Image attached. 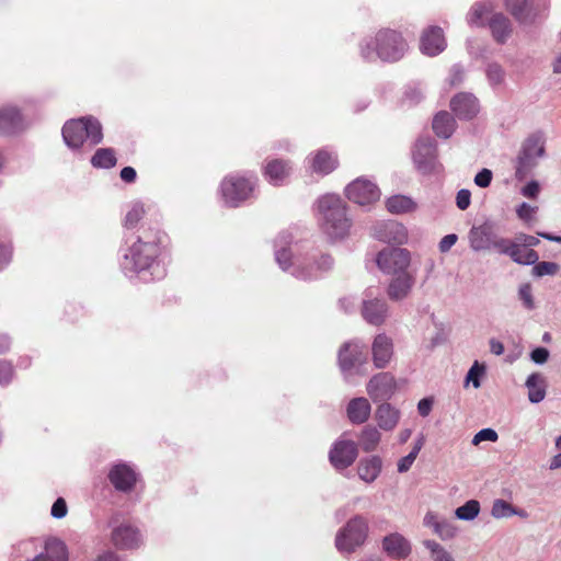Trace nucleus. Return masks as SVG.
Masks as SVG:
<instances>
[{"label": "nucleus", "instance_id": "7c9ffc66", "mask_svg": "<svg viewBox=\"0 0 561 561\" xmlns=\"http://www.w3.org/2000/svg\"><path fill=\"white\" fill-rule=\"evenodd\" d=\"M494 8V0H485L474 3L467 15L468 23L471 26H483L488 15L492 13Z\"/></svg>", "mask_w": 561, "mask_h": 561}, {"label": "nucleus", "instance_id": "f8f14e48", "mask_svg": "<svg viewBox=\"0 0 561 561\" xmlns=\"http://www.w3.org/2000/svg\"><path fill=\"white\" fill-rule=\"evenodd\" d=\"M413 162L416 169L423 173L431 172L436 161V145L431 137H421L414 145Z\"/></svg>", "mask_w": 561, "mask_h": 561}, {"label": "nucleus", "instance_id": "6ab92c4d", "mask_svg": "<svg viewBox=\"0 0 561 561\" xmlns=\"http://www.w3.org/2000/svg\"><path fill=\"white\" fill-rule=\"evenodd\" d=\"M451 111L460 119H471L479 113L478 99L467 92L458 93L450 101Z\"/></svg>", "mask_w": 561, "mask_h": 561}, {"label": "nucleus", "instance_id": "a878e982", "mask_svg": "<svg viewBox=\"0 0 561 561\" xmlns=\"http://www.w3.org/2000/svg\"><path fill=\"white\" fill-rule=\"evenodd\" d=\"M382 459L379 456L365 457L357 465V474L366 483H373L380 474Z\"/></svg>", "mask_w": 561, "mask_h": 561}, {"label": "nucleus", "instance_id": "79ce46f5", "mask_svg": "<svg viewBox=\"0 0 561 561\" xmlns=\"http://www.w3.org/2000/svg\"><path fill=\"white\" fill-rule=\"evenodd\" d=\"M485 76L490 85L496 88L504 84L506 73L501 65L491 62L486 66Z\"/></svg>", "mask_w": 561, "mask_h": 561}, {"label": "nucleus", "instance_id": "4468645a", "mask_svg": "<svg viewBox=\"0 0 561 561\" xmlns=\"http://www.w3.org/2000/svg\"><path fill=\"white\" fill-rule=\"evenodd\" d=\"M396 379L390 373H379L366 386L368 396L375 401L389 399L396 391Z\"/></svg>", "mask_w": 561, "mask_h": 561}, {"label": "nucleus", "instance_id": "a211bd4d", "mask_svg": "<svg viewBox=\"0 0 561 561\" xmlns=\"http://www.w3.org/2000/svg\"><path fill=\"white\" fill-rule=\"evenodd\" d=\"M371 355L376 368L387 367L393 356L392 339L385 333L377 334L371 344Z\"/></svg>", "mask_w": 561, "mask_h": 561}, {"label": "nucleus", "instance_id": "dca6fc26", "mask_svg": "<svg viewBox=\"0 0 561 561\" xmlns=\"http://www.w3.org/2000/svg\"><path fill=\"white\" fill-rule=\"evenodd\" d=\"M493 225L489 221L473 226L468 232L469 247L473 252H485L492 250L494 236Z\"/></svg>", "mask_w": 561, "mask_h": 561}, {"label": "nucleus", "instance_id": "338daca9", "mask_svg": "<svg viewBox=\"0 0 561 561\" xmlns=\"http://www.w3.org/2000/svg\"><path fill=\"white\" fill-rule=\"evenodd\" d=\"M548 357L549 351L545 347H537L530 354L531 360L536 364H545L548 360Z\"/></svg>", "mask_w": 561, "mask_h": 561}, {"label": "nucleus", "instance_id": "13d9d810", "mask_svg": "<svg viewBox=\"0 0 561 561\" xmlns=\"http://www.w3.org/2000/svg\"><path fill=\"white\" fill-rule=\"evenodd\" d=\"M471 203V193L467 188H461L456 195V205L460 210H466Z\"/></svg>", "mask_w": 561, "mask_h": 561}, {"label": "nucleus", "instance_id": "6e6d98bb", "mask_svg": "<svg viewBox=\"0 0 561 561\" xmlns=\"http://www.w3.org/2000/svg\"><path fill=\"white\" fill-rule=\"evenodd\" d=\"M493 179V173L490 169H482L474 176V184L479 187L485 188L489 187Z\"/></svg>", "mask_w": 561, "mask_h": 561}, {"label": "nucleus", "instance_id": "ddd939ff", "mask_svg": "<svg viewBox=\"0 0 561 561\" xmlns=\"http://www.w3.org/2000/svg\"><path fill=\"white\" fill-rule=\"evenodd\" d=\"M357 455V445L353 440L340 439L332 446L329 459L335 469L343 470L355 461Z\"/></svg>", "mask_w": 561, "mask_h": 561}, {"label": "nucleus", "instance_id": "20e7f679", "mask_svg": "<svg viewBox=\"0 0 561 561\" xmlns=\"http://www.w3.org/2000/svg\"><path fill=\"white\" fill-rule=\"evenodd\" d=\"M160 253L159 244L157 241H142L138 237L124 253L121 265L123 271L134 274L150 271L151 275H154V271L158 270L156 260Z\"/></svg>", "mask_w": 561, "mask_h": 561}, {"label": "nucleus", "instance_id": "0e129e2a", "mask_svg": "<svg viewBox=\"0 0 561 561\" xmlns=\"http://www.w3.org/2000/svg\"><path fill=\"white\" fill-rule=\"evenodd\" d=\"M465 78V70L461 66L455 65L450 70L449 82L451 85L460 84Z\"/></svg>", "mask_w": 561, "mask_h": 561}, {"label": "nucleus", "instance_id": "6e6552de", "mask_svg": "<svg viewBox=\"0 0 561 561\" xmlns=\"http://www.w3.org/2000/svg\"><path fill=\"white\" fill-rule=\"evenodd\" d=\"M255 182L252 179L229 175L221 182L220 192L224 203L229 207H237L247 201L254 191Z\"/></svg>", "mask_w": 561, "mask_h": 561}, {"label": "nucleus", "instance_id": "aec40b11", "mask_svg": "<svg viewBox=\"0 0 561 561\" xmlns=\"http://www.w3.org/2000/svg\"><path fill=\"white\" fill-rule=\"evenodd\" d=\"M421 51L427 56H436L446 48L443 30L438 26L426 28L421 36Z\"/></svg>", "mask_w": 561, "mask_h": 561}, {"label": "nucleus", "instance_id": "5701e85b", "mask_svg": "<svg viewBox=\"0 0 561 561\" xmlns=\"http://www.w3.org/2000/svg\"><path fill=\"white\" fill-rule=\"evenodd\" d=\"M291 173L289 161L274 159L266 163L263 174L265 179L274 186L283 185Z\"/></svg>", "mask_w": 561, "mask_h": 561}, {"label": "nucleus", "instance_id": "58836bf2", "mask_svg": "<svg viewBox=\"0 0 561 561\" xmlns=\"http://www.w3.org/2000/svg\"><path fill=\"white\" fill-rule=\"evenodd\" d=\"M94 168L108 169L116 164L115 152L112 148H101L95 151L91 158Z\"/></svg>", "mask_w": 561, "mask_h": 561}, {"label": "nucleus", "instance_id": "5fc2aeb1", "mask_svg": "<svg viewBox=\"0 0 561 561\" xmlns=\"http://www.w3.org/2000/svg\"><path fill=\"white\" fill-rule=\"evenodd\" d=\"M13 378V367L7 362L0 359V386H7Z\"/></svg>", "mask_w": 561, "mask_h": 561}, {"label": "nucleus", "instance_id": "4be33fe9", "mask_svg": "<svg viewBox=\"0 0 561 561\" xmlns=\"http://www.w3.org/2000/svg\"><path fill=\"white\" fill-rule=\"evenodd\" d=\"M136 472L126 463H117L108 472V480L114 488L122 492H129L136 483Z\"/></svg>", "mask_w": 561, "mask_h": 561}, {"label": "nucleus", "instance_id": "e433bc0d", "mask_svg": "<svg viewBox=\"0 0 561 561\" xmlns=\"http://www.w3.org/2000/svg\"><path fill=\"white\" fill-rule=\"evenodd\" d=\"M510 257L514 262H516L518 264H524V265L535 264L539 260V255L535 250L528 249L518 243L513 244V248L510 253Z\"/></svg>", "mask_w": 561, "mask_h": 561}, {"label": "nucleus", "instance_id": "69168bd1", "mask_svg": "<svg viewBox=\"0 0 561 561\" xmlns=\"http://www.w3.org/2000/svg\"><path fill=\"white\" fill-rule=\"evenodd\" d=\"M536 207L527 204V203H523L518 206L517 208V215L520 219L523 220H529L533 218L534 214L536 213Z\"/></svg>", "mask_w": 561, "mask_h": 561}, {"label": "nucleus", "instance_id": "e2e57ef3", "mask_svg": "<svg viewBox=\"0 0 561 561\" xmlns=\"http://www.w3.org/2000/svg\"><path fill=\"white\" fill-rule=\"evenodd\" d=\"M540 192V185L537 181H530L522 188V194L527 198H537Z\"/></svg>", "mask_w": 561, "mask_h": 561}, {"label": "nucleus", "instance_id": "37998d69", "mask_svg": "<svg viewBox=\"0 0 561 561\" xmlns=\"http://www.w3.org/2000/svg\"><path fill=\"white\" fill-rule=\"evenodd\" d=\"M506 8L520 22L529 16L528 0H506Z\"/></svg>", "mask_w": 561, "mask_h": 561}, {"label": "nucleus", "instance_id": "0eeeda50", "mask_svg": "<svg viewBox=\"0 0 561 561\" xmlns=\"http://www.w3.org/2000/svg\"><path fill=\"white\" fill-rule=\"evenodd\" d=\"M369 526L362 515L352 517L335 536V547L342 553H352L363 546L368 537Z\"/></svg>", "mask_w": 561, "mask_h": 561}, {"label": "nucleus", "instance_id": "c9c22d12", "mask_svg": "<svg viewBox=\"0 0 561 561\" xmlns=\"http://www.w3.org/2000/svg\"><path fill=\"white\" fill-rule=\"evenodd\" d=\"M387 209L392 214H405L415 210V202L404 195H394L387 199Z\"/></svg>", "mask_w": 561, "mask_h": 561}, {"label": "nucleus", "instance_id": "412c9836", "mask_svg": "<svg viewBox=\"0 0 561 561\" xmlns=\"http://www.w3.org/2000/svg\"><path fill=\"white\" fill-rule=\"evenodd\" d=\"M382 550L393 559H405L412 551L411 542L399 533H391L382 539Z\"/></svg>", "mask_w": 561, "mask_h": 561}, {"label": "nucleus", "instance_id": "603ef678", "mask_svg": "<svg viewBox=\"0 0 561 561\" xmlns=\"http://www.w3.org/2000/svg\"><path fill=\"white\" fill-rule=\"evenodd\" d=\"M491 243L493 250H496L499 253L506 254L508 256L514 244V242L511 240L497 237L495 233Z\"/></svg>", "mask_w": 561, "mask_h": 561}, {"label": "nucleus", "instance_id": "052dcab7", "mask_svg": "<svg viewBox=\"0 0 561 561\" xmlns=\"http://www.w3.org/2000/svg\"><path fill=\"white\" fill-rule=\"evenodd\" d=\"M50 514L54 518H62L67 515V504L64 499L59 497L51 506Z\"/></svg>", "mask_w": 561, "mask_h": 561}, {"label": "nucleus", "instance_id": "9b49d317", "mask_svg": "<svg viewBox=\"0 0 561 561\" xmlns=\"http://www.w3.org/2000/svg\"><path fill=\"white\" fill-rule=\"evenodd\" d=\"M345 195L351 202L365 207L379 201L380 190L370 180L358 178L345 187Z\"/></svg>", "mask_w": 561, "mask_h": 561}, {"label": "nucleus", "instance_id": "4c0bfd02", "mask_svg": "<svg viewBox=\"0 0 561 561\" xmlns=\"http://www.w3.org/2000/svg\"><path fill=\"white\" fill-rule=\"evenodd\" d=\"M381 438V434L375 426L367 425L363 428L359 435V445L364 451H374Z\"/></svg>", "mask_w": 561, "mask_h": 561}, {"label": "nucleus", "instance_id": "a19ab883", "mask_svg": "<svg viewBox=\"0 0 561 561\" xmlns=\"http://www.w3.org/2000/svg\"><path fill=\"white\" fill-rule=\"evenodd\" d=\"M480 513V503L477 500H470L455 511L458 519L470 522Z\"/></svg>", "mask_w": 561, "mask_h": 561}, {"label": "nucleus", "instance_id": "473e14b6", "mask_svg": "<svg viewBox=\"0 0 561 561\" xmlns=\"http://www.w3.org/2000/svg\"><path fill=\"white\" fill-rule=\"evenodd\" d=\"M383 233H376V237L385 242H394L402 244L408 239L407 229L403 225L396 221H388L381 225Z\"/></svg>", "mask_w": 561, "mask_h": 561}, {"label": "nucleus", "instance_id": "f257e3e1", "mask_svg": "<svg viewBox=\"0 0 561 561\" xmlns=\"http://www.w3.org/2000/svg\"><path fill=\"white\" fill-rule=\"evenodd\" d=\"M316 216L323 233L331 240H342L350 234L352 219L347 207L336 194H325L316 203Z\"/></svg>", "mask_w": 561, "mask_h": 561}, {"label": "nucleus", "instance_id": "ea45409f", "mask_svg": "<svg viewBox=\"0 0 561 561\" xmlns=\"http://www.w3.org/2000/svg\"><path fill=\"white\" fill-rule=\"evenodd\" d=\"M423 445H424V437L421 436L415 440L412 450L407 456L402 457L398 461V472L404 473L410 470V468L412 467L413 462L415 461L420 450L422 449Z\"/></svg>", "mask_w": 561, "mask_h": 561}, {"label": "nucleus", "instance_id": "c85d7f7f", "mask_svg": "<svg viewBox=\"0 0 561 561\" xmlns=\"http://www.w3.org/2000/svg\"><path fill=\"white\" fill-rule=\"evenodd\" d=\"M46 561H68V549L62 540L56 537H48L41 543Z\"/></svg>", "mask_w": 561, "mask_h": 561}, {"label": "nucleus", "instance_id": "b1692460", "mask_svg": "<svg viewBox=\"0 0 561 561\" xmlns=\"http://www.w3.org/2000/svg\"><path fill=\"white\" fill-rule=\"evenodd\" d=\"M414 283L415 273L393 275L389 283L387 294L391 300H402L409 296Z\"/></svg>", "mask_w": 561, "mask_h": 561}, {"label": "nucleus", "instance_id": "7ed1b4c3", "mask_svg": "<svg viewBox=\"0 0 561 561\" xmlns=\"http://www.w3.org/2000/svg\"><path fill=\"white\" fill-rule=\"evenodd\" d=\"M275 259L283 271L304 280L318 277L333 265V260L328 254L293 256L291 251L286 248L276 249Z\"/></svg>", "mask_w": 561, "mask_h": 561}, {"label": "nucleus", "instance_id": "3c124183", "mask_svg": "<svg viewBox=\"0 0 561 561\" xmlns=\"http://www.w3.org/2000/svg\"><path fill=\"white\" fill-rule=\"evenodd\" d=\"M484 371V365H480L478 362H474V364L470 367L469 371L467 373L466 382H472V386L476 389L480 388V377L483 376Z\"/></svg>", "mask_w": 561, "mask_h": 561}, {"label": "nucleus", "instance_id": "2eb2a0df", "mask_svg": "<svg viewBox=\"0 0 561 561\" xmlns=\"http://www.w3.org/2000/svg\"><path fill=\"white\" fill-rule=\"evenodd\" d=\"M388 304L382 298H368L363 300L360 313L364 320L375 327L385 323L388 318Z\"/></svg>", "mask_w": 561, "mask_h": 561}, {"label": "nucleus", "instance_id": "393cba45", "mask_svg": "<svg viewBox=\"0 0 561 561\" xmlns=\"http://www.w3.org/2000/svg\"><path fill=\"white\" fill-rule=\"evenodd\" d=\"M308 161L311 171L321 175L331 173L337 167L335 154L325 149L318 150Z\"/></svg>", "mask_w": 561, "mask_h": 561}, {"label": "nucleus", "instance_id": "a18cd8bd", "mask_svg": "<svg viewBox=\"0 0 561 561\" xmlns=\"http://www.w3.org/2000/svg\"><path fill=\"white\" fill-rule=\"evenodd\" d=\"M423 545L431 552L433 561H454L451 554L438 542L425 540Z\"/></svg>", "mask_w": 561, "mask_h": 561}, {"label": "nucleus", "instance_id": "72a5a7b5", "mask_svg": "<svg viewBox=\"0 0 561 561\" xmlns=\"http://www.w3.org/2000/svg\"><path fill=\"white\" fill-rule=\"evenodd\" d=\"M22 117L15 106L8 105L0 110V129L13 133L21 126Z\"/></svg>", "mask_w": 561, "mask_h": 561}, {"label": "nucleus", "instance_id": "bf43d9fd", "mask_svg": "<svg viewBox=\"0 0 561 561\" xmlns=\"http://www.w3.org/2000/svg\"><path fill=\"white\" fill-rule=\"evenodd\" d=\"M423 98V91L419 87H408L404 92V100L410 104L419 103Z\"/></svg>", "mask_w": 561, "mask_h": 561}, {"label": "nucleus", "instance_id": "de8ad7c7", "mask_svg": "<svg viewBox=\"0 0 561 561\" xmlns=\"http://www.w3.org/2000/svg\"><path fill=\"white\" fill-rule=\"evenodd\" d=\"M434 533L442 539V540H449L453 539L457 534V527L455 524L447 519H440L438 525H435Z\"/></svg>", "mask_w": 561, "mask_h": 561}, {"label": "nucleus", "instance_id": "680f3d73", "mask_svg": "<svg viewBox=\"0 0 561 561\" xmlns=\"http://www.w3.org/2000/svg\"><path fill=\"white\" fill-rule=\"evenodd\" d=\"M458 236L456 233H449L442 238L438 243V249L442 253H447L457 242Z\"/></svg>", "mask_w": 561, "mask_h": 561}, {"label": "nucleus", "instance_id": "2f4dec72", "mask_svg": "<svg viewBox=\"0 0 561 561\" xmlns=\"http://www.w3.org/2000/svg\"><path fill=\"white\" fill-rule=\"evenodd\" d=\"M525 386L528 389V399L531 403H539L545 399L547 382L542 375L538 373L529 375Z\"/></svg>", "mask_w": 561, "mask_h": 561}, {"label": "nucleus", "instance_id": "774afa93", "mask_svg": "<svg viewBox=\"0 0 561 561\" xmlns=\"http://www.w3.org/2000/svg\"><path fill=\"white\" fill-rule=\"evenodd\" d=\"M433 402L434 401L432 398H424V399L420 400L417 403V411H419L420 415H422L424 417L427 416L432 411Z\"/></svg>", "mask_w": 561, "mask_h": 561}, {"label": "nucleus", "instance_id": "864d4df0", "mask_svg": "<svg viewBox=\"0 0 561 561\" xmlns=\"http://www.w3.org/2000/svg\"><path fill=\"white\" fill-rule=\"evenodd\" d=\"M499 438L497 433L493 428H483L479 431L472 438L473 445H479L481 442H496Z\"/></svg>", "mask_w": 561, "mask_h": 561}, {"label": "nucleus", "instance_id": "f3484780", "mask_svg": "<svg viewBox=\"0 0 561 561\" xmlns=\"http://www.w3.org/2000/svg\"><path fill=\"white\" fill-rule=\"evenodd\" d=\"M111 538L114 546L119 549H135L142 543L140 531L129 524H122L115 527Z\"/></svg>", "mask_w": 561, "mask_h": 561}, {"label": "nucleus", "instance_id": "49530a36", "mask_svg": "<svg viewBox=\"0 0 561 561\" xmlns=\"http://www.w3.org/2000/svg\"><path fill=\"white\" fill-rule=\"evenodd\" d=\"M560 271V265L556 262L542 261L536 262L533 267V275L536 277H543L547 275L553 276Z\"/></svg>", "mask_w": 561, "mask_h": 561}, {"label": "nucleus", "instance_id": "423d86ee", "mask_svg": "<svg viewBox=\"0 0 561 561\" xmlns=\"http://www.w3.org/2000/svg\"><path fill=\"white\" fill-rule=\"evenodd\" d=\"M62 137L69 148L78 149L84 141H89L91 146L100 144L103 134L98 119L82 117L68 121L62 127Z\"/></svg>", "mask_w": 561, "mask_h": 561}, {"label": "nucleus", "instance_id": "4d7b16f0", "mask_svg": "<svg viewBox=\"0 0 561 561\" xmlns=\"http://www.w3.org/2000/svg\"><path fill=\"white\" fill-rule=\"evenodd\" d=\"M12 260V245L0 241V271L5 268Z\"/></svg>", "mask_w": 561, "mask_h": 561}, {"label": "nucleus", "instance_id": "1a4fd4ad", "mask_svg": "<svg viewBox=\"0 0 561 561\" xmlns=\"http://www.w3.org/2000/svg\"><path fill=\"white\" fill-rule=\"evenodd\" d=\"M378 267L388 275H402L413 273L409 270L411 265V253L403 248H386L377 255Z\"/></svg>", "mask_w": 561, "mask_h": 561}, {"label": "nucleus", "instance_id": "39448f33", "mask_svg": "<svg viewBox=\"0 0 561 561\" xmlns=\"http://www.w3.org/2000/svg\"><path fill=\"white\" fill-rule=\"evenodd\" d=\"M337 366L343 379L353 383L355 377H363L367 374V351L360 340H351L343 343L337 352Z\"/></svg>", "mask_w": 561, "mask_h": 561}, {"label": "nucleus", "instance_id": "8fccbe9b", "mask_svg": "<svg viewBox=\"0 0 561 561\" xmlns=\"http://www.w3.org/2000/svg\"><path fill=\"white\" fill-rule=\"evenodd\" d=\"M518 298L520 299V301L523 302V306L527 310L535 309L536 305H535V300H534V296H533V287L529 283H524L519 286Z\"/></svg>", "mask_w": 561, "mask_h": 561}, {"label": "nucleus", "instance_id": "09e8293b", "mask_svg": "<svg viewBox=\"0 0 561 561\" xmlns=\"http://www.w3.org/2000/svg\"><path fill=\"white\" fill-rule=\"evenodd\" d=\"M144 214H145L144 205L141 203H134L125 216V221H124L125 227L134 228L138 224V221L142 218Z\"/></svg>", "mask_w": 561, "mask_h": 561}, {"label": "nucleus", "instance_id": "f03ea898", "mask_svg": "<svg viewBox=\"0 0 561 561\" xmlns=\"http://www.w3.org/2000/svg\"><path fill=\"white\" fill-rule=\"evenodd\" d=\"M407 50L408 45L401 34L389 28L378 31L359 44L360 56L368 61L394 62L400 60Z\"/></svg>", "mask_w": 561, "mask_h": 561}, {"label": "nucleus", "instance_id": "cd10ccee", "mask_svg": "<svg viewBox=\"0 0 561 561\" xmlns=\"http://www.w3.org/2000/svg\"><path fill=\"white\" fill-rule=\"evenodd\" d=\"M489 28L495 42L504 44L512 34L510 20L502 13H494L488 22Z\"/></svg>", "mask_w": 561, "mask_h": 561}, {"label": "nucleus", "instance_id": "c03bdc74", "mask_svg": "<svg viewBox=\"0 0 561 561\" xmlns=\"http://www.w3.org/2000/svg\"><path fill=\"white\" fill-rule=\"evenodd\" d=\"M515 514H519V512L512 506L508 502L504 500H495L493 502L492 508H491V515L494 518H507L511 516H514Z\"/></svg>", "mask_w": 561, "mask_h": 561}, {"label": "nucleus", "instance_id": "c756f323", "mask_svg": "<svg viewBox=\"0 0 561 561\" xmlns=\"http://www.w3.org/2000/svg\"><path fill=\"white\" fill-rule=\"evenodd\" d=\"M400 419V412L389 403L380 404L376 410L378 426L385 431H392Z\"/></svg>", "mask_w": 561, "mask_h": 561}, {"label": "nucleus", "instance_id": "9d476101", "mask_svg": "<svg viewBox=\"0 0 561 561\" xmlns=\"http://www.w3.org/2000/svg\"><path fill=\"white\" fill-rule=\"evenodd\" d=\"M545 154L543 141L539 136H530L524 142L517 157L515 175L523 180Z\"/></svg>", "mask_w": 561, "mask_h": 561}, {"label": "nucleus", "instance_id": "bb28decb", "mask_svg": "<svg viewBox=\"0 0 561 561\" xmlns=\"http://www.w3.org/2000/svg\"><path fill=\"white\" fill-rule=\"evenodd\" d=\"M371 405L364 397L352 399L346 408L347 417L353 424L365 423L369 419Z\"/></svg>", "mask_w": 561, "mask_h": 561}, {"label": "nucleus", "instance_id": "f704fd0d", "mask_svg": "<svg viewBox=\"0 0 561 561\" xmlns=\"http://www.w3.org/2000/svg\"><path fill=\"white\" fill-rule=\"evenodd\" d=\"M433 129L438 137L447 139L454 134L456 122L449 113L439 112L433 119Z\"/></svg>", "mask_w": 561, "mask_h": 561}]
</instances>
